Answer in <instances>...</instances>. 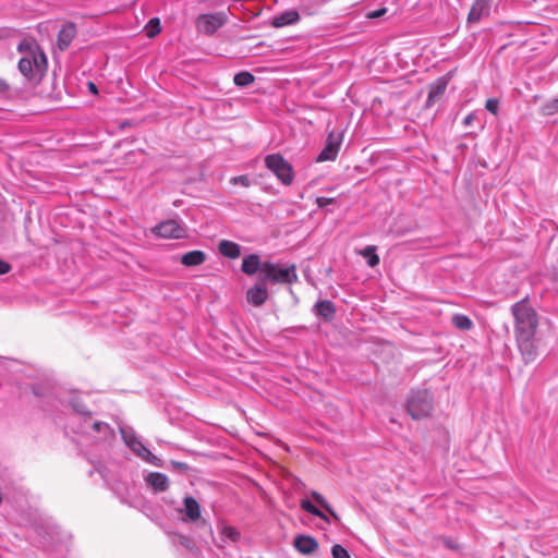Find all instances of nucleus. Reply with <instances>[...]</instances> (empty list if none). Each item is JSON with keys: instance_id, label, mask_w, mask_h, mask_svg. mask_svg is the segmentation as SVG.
<instances>
[{"instance_id": "1", "label": "nucleus", "mask_w": 558, "mask_h": 558, "mask_svg": "<svg viewBox=\"0 0 558 558\" xmlns=\"http://www.w3.org/2000/svg\"><path fill=\"white\" fill-rule=\"evenodd\" d=\"M433 408L432 393L426 389L412 390L407 399V410L414 420L427 417Z\"/></svg>"}, {"instance_id": "2", "label": "nucleus", "mask_w": 558, "mask_h": 558, "mask_svg": "<svg viewBox=\"0 0 558 558\" xmlns=\"http://www.w3.org/2000/svg\"><path fill=\"white\" fill-rule=\"evenodd\" d=\"M298 279L295 266L280 267L277 264L265 262L262 268L263 283H292Z\"/></svg>"}, {"instance_id": "3", "label": "nucleus", "mask_w": 558, "mask_h": 558, "mask_svg": "<svg viewBox=\"0 0 558 558\" xmlns=\"http://www.w3.org/2000/svg\"><path fill=\"white\" fill-rule=\"evenodd\" d=\"M47 65V59L43 51H33L32 56H25L19 61L20 72L29 81H39Z\"/></svg>"}, {"instance_id": "4", "label": "nucleus", "mask_w": 558, "mask_h": 558, "mask_svg": "<svg viewBox=\"0 0 558 558\" xmlns=\"http://www.w3.org/2000/svg\"><path fill=\"white\" fill-rule=\"evenodd\" d=\"M265 165L282 184L290 185L292 183L293 168L280 154L267 155Z\"/></svg>"}, {"instance_id": "5", "label": "nucleus", "mask_w": 558, "mask_h": 558, "mask_svg": "<svg viewBox=\"0 0 558 558\" xmlns=\"http://www.w3.org/2000/svg\"><path fill=\"white\" fill-rule=\"evenodd\" d=\"M228 16L225 12L202 14L196 19V28L199 33L213 35L226 24Z\"/></svg>"}, {"instance_id": "6", "label": "nucleus", "mask_w": 558, "mask_h": 558, "mask_svg": "<svg viewBox=\"0 0 558 558\" xmlns=\"http://www.w3.org/2000/svg\"><path fill=\"white\" fill-rule=\"evenodd\" d=\"M151 232L162 239H183L186 235L185 228L173 219L160 222L151 229Z\"/></svg>"}, {"instance_id": "7", "label": "nucleus", "mask_w": 558, "mask_h": 558, "mask_svg": "<svg viewBox=\"0 0 558 558\" xmlns=\"http://www.w3.org/2000/svg\"><path fill=\"white\" fill-rule=\"evenodd\" d=\"M84 432L93 436L96 440H110L114 437V432L108 423L89 420L84 421Z\"/></svg>"}, {"instance_id": "8", "label": "nucleus", "mask_w": 558, "mask_h": 558, "mask_svg": "<svg viewBox=\"0 0 558 558\" xmlns=\"http://www.w3.org/2000/svg\"><path fill=\"white\" fill-rule=\"evenodd\" d=\"M342 143V135L340 133L330 132L327 136L325 147L317 157V161H332L337 158L340 145Z\"/></svg>"}, {"instance_id": "9", "label": "nucleus", "mask_w": 558, "mask_h": 558, "mask_svg": "<svg viewBox=\"0 0 558 558\" xmlns=\"http://www.w3.org/2000/svg\"><path fill=\"white\" fill-rule=\"evenodd\" d=\"M517 320V339L518 341L535 338L537 316H514Z\"/></svg>"}, {"instance_id": "10", "label": "nucleus", "mask_w": 558, "mask_h": 558, "mask_svg": "<svg viewBox=\"0 0 558 558\" xmlns=\"http://www.w3.org/2000/svg\"><path fill=\"white\" fill-rule=\"evenodd\" d=\"M519 349L525 364H530L538 356V340L536 338L518 341Z\"/></svg>"}, {"instance_id": "11", "label": "nucleus", "mask_w": 558, "mask_h": 558, "mask_svg": "<svg viewBox=\"0 0 558 558\" xmlns=\"http://www.w3.org/2000/svg\"><path fill=\"white\" fill-rule=\"evenodd\" d=\"M295 549L303 555H311L318 549V542L310 535L300 534L294 537Z\"/></svg>"}, {"instance_id": "12", "label": "nucleus", "mask_w": 558, "mask_h": 558, "mask_svg": "<svg viewBox=\"0 0 558 558\" xmlns=\"http://www.w3.org/2000/svg\"><path fill=\"white\" fill-rule=\"evenodd\" d=\"M490 0H475L468 15V23H477L489 14Z\"/></svg>"}, {"instance_id": "13", "label": "nucleus", "mask_w": 558, "mask_h": 558, "mask_svg": "<svg viewBox=\"0 0 558 558\" xmlns=\"http://www.w3.org/2000/svg\"><path fill=\"white\" fill-rule=\"evenodd\" d=\"M263 264L259 259V256L256 254H251L243 258L242 260V271L248 276L255 275L258 272V280L262 279V268Z\"/></svg>"}, {"instance_id": "14", "label": "nucleus", "mask_w": 558, "mask_h": 558, "mask_svg": "<svg viewBox=\"0 0 558 558\" xmlns=\"http://www.w3.org/2000/svg\"><path fill=\"white\" fill-rule=\"evenodd\" d=\"M300 21V14L296 10H288L275 15L271 25L276 28L295 24Z\"/></svg>"}, {"instance_id": "15", "label": "nucleus", "mask_w": 558, "mask_h": 558, "mask_svg": "<svg viewBox=\"0 0 558 558\" xmlns=\"http://www.w3.org/2000/svg\"><path fill=\"white\" fill-rule=\"evenodd\" d=\"M268 291L265 283L260 281L246 293L247 302L256 306L262 305L266 301Z\"/></svg>"}, {"instance_id": "16", "label": "nucleus", "mask_w": 558, "mask_h": 558, "mask_svg": "<svg viewBox=\"0 0 558 558\" xmlns=\"http://www.w3.org/2000/svg\"><path fill=\"white\" fill-rule=\"evenodd\" d=\"M137 457H140L142 460H144L147 463H150L155 466H160L161 461L158 457L153 454L150 450L141 441L138 440L133 447L130 448Z\"/></svg>"}, {"instance_id": "17", "label": "nucleus", "mask_w": 558, "mask_h": 558, "mask_svg": "<svg viewBox=\"0 0 558 558\" xmlns=\"http://www.w3.org/2000/svg\"><path fill=\"white\" fill-rule=\"evenodd\" d=\"M146 483L153 487L156 493H161L168 489L169 480L167 475L159 472H151L146 476Z\"/></svg>"}, {"instance_id": "18", "label": "nucleus", "mask_w": 558, "mask_h": 558, "mask_svg": "<svg viewBox=\"0 0 558 558\" xmlns=\"http://www.w3.org/2000/svg\"><path fill=\"white\" fill-rule=\"evenodd\" d=\"M75 26L73 24H65L62 26L58 34V46L61 50L66 49L73 38L75 37Z\"/></svg>"}, {"instance_id": "19", "label": "nucleus", "mask_w": 558, "mask_h": 558, "mask_svg": "<svg viewBox=\"0 0 558 558\" xmlns=\"http://www.w3.org/2000/svg\"><path fill=\"white\" fill-rule=\"evenodd\" d=\"M184 513L190 521H196L201 518V507L195 498L187 496L183 500Z\"/></svg>"}, {"instance_id": "20", "label": "nucleus", "mask_w": 558, "mask_h": 558, "mask_svg": "<svg viewBox=\"0 0 558 558\" xmlns=\"http://www.w3.org/2000/svg\"><path fill=\"white\" fill-rule=\"evenodd\" d=\"M206 259V255L203 251H191L185 253L181 257V263L184 266L191 267V266H198L203 264Z\"/></svg>"}, {"instance_id": "21", "label": "nucleus", "mask_w": 558, "mask_h": 558, "mask_svg": "<svg viewBox=\"0 0 558 558\" xmlns=\"http://www.w3.org/2000/svg\"><path fill=\"white\" fill-rule=\"evenodd\" d=\"M219 252L229 258H238L241 254L240 245L228 240H222L219 243Z\"/></svg>"}, {"instance_id": "22", "label": "nucleus", "mask_w": 558, "mask_h": 558, "mask_svg": "<svg viewBox=\"0 0 558 558\" xmlns=\"http://www.w3.org/2000/svg\"><path fill=\"white\" fill-rule=\"evenodd\" d=\"M219 533H220L221 542H223V543H226L228 541L235 543L240 538V533L238 532V530L230 525H221L219 527Z\"/></svg>"}, {"instance_id": "23", "label": "nucleus", "mask_w": 558, "mask_h": 558, "mask_svg": "<svg viewBox=\"0 0 558 558\" xmlns=\"http://www.w3.org/2000/svg\"><path fill=\"white\" fill-rule=\"evenodd\" d=\"M120 433L124 444L129 448L133 447L138 440H141L132 428L121 427Z\"/></svg>"}, {"instance_id": "24", "label": "nucleus", "mask_w": 558, "mask_h": 558, "mask_svg": "<svg viewBox=\"0 0 558 558\" xmlns=\"http://www.w3.org/2000/svg\"><path fill=\"white\" fill-rule=\"evenodd\" d=\"M375 252L376 247L373 245H368L363 251H361V255L367 258V265L369 267H375L379 264V256Z\"/></svg>"}, {"instance_id": "25", "label": "nucleus", "mask_w": 558, "mask_h": 558, "mask_svg": "<svg viewBox=\"0 0 558 558\" xmlns=\"http://www.w3.org/2000/svg\"><path fill=\"white\" fill-rule=\"evenodd\" d=\"M300 505H301V508H302L304 511H306V512H308V513H311V514H313V515H315V517H318V518L323 519L324 521H327V522H328V518H327V515H326L325 513H323V512H322V511H320L316 506H314L310 500H307V499H302Z\"/></svg>"}, {"instance_id": "26", "label": "nucleus", "mask_w": 558, "mask_h": 558, "mask_svg": "<svg viewBox=\"0 0 558 558\" xmlns=\"http://www.w3.org/2000/svg\"><path fill=\"white\" fill-rule=\"evenodd\" d=\"M300 505H301V508H302L304 511H306V512H308V513H311V514H313V515H315V517H318V518L323 519L324 521H327V522H328V518H327V515H326L325 513H323V512H322V511H320L316 506H314L310 500H307V499H302Z\"/></svg>"}, {"instance_id": "27", "label": "nucleus", "mask_w": 558, "mask_h": 558, "mask_svg": "<svg viewBox=\"0 0 558 558\" xmlns=\"http://www.w3.org/2000/svg\"><path fill=\"white\" fill-rule=\"evenodd\" d=\"M233 82L236 86H248L254 82V76L250 72L243 71L234 75Z\"/></svg>"}, {"instance_id": "28", "label": "nucleus", "mask_w": 558, "mask_h": 558, "mask_svg": "<svg viewBox=\"0 0 558 558\" xmlns=\"http://www.w3.org/2000/svg\"><path fill=\"white\" fill-rule=\"evenodd\" d=\"M17 49L20 52H25L27 51L28 54L27 56H32L33 54V51H41L36 41L33 40V39H24L22 40L19 46H17Z\"/></svg>"}, {"instance_id": "29", "label": "nucleus", "mask_w": 558, "mask_h": 558, "mask_svg": "<svg viewBox=\"0 0 558 558\" xmlns=\"http://www.w3.org/2000/svg\"><path fill=\"white\" fill-rule=\"evenodd\" d=\"M316 314H332L336 312L335 305L330 301H319L314 306Z\"/></svg>"}, {"instance_id": "30", "label": "nucleus", "mask_w": 558, "mask_h": 558, "mask_svg": "<svg viewBox=\"0 0 558 558\" xmlns=\"http://www.w3.org/2000/svg\"><path fill=\"white\" fill-rule=\"evenodd\" d=\"M541 113L543 116H553L558 113V97L545 102L541 107Z\"/></svg>"}, {"instance_id": "31", "label": "nucleus", "mask_w": 558, "mask_h": 558, "mask_svg": "<svg viewBox=\"0 0 558 558\" xmlns=\"http://www.w3.org/2000/svg\"><path fill=\"white\" fill-rule=\"evenodd\" d=\"M452 324L461 330H469L473 326L469 316H452Z\"/></svg>"}, {"instance_id": "32", "label": "nucleus", "mask_w": 558, "mask_h": 558, "mask_svg": "<svg viewBox=\"0 0 558 558\" xmlns=\"http://www.w3.org/2000/svg\"><path fill=\"white\" fill-rule=\"evenodd\" d=\"M512 314H534V310L530 306L527 300H523L522 302H519L515 305H513Z\"/></svg>"}, {"instance_id": "33", "label": "nucleus", "mask_w": 558, "mask_h": 558, "mask_svg": "<svg viewBox=\"0 0 558 558\" xmlns=\"http://www.w3.org/2000/svg\"><path fill=\"white\" fill-rule=\"evenodd\" d=\"M160 29V21L157 17L151 19L145 26L146 35L150 38L156 36Z\"/></svg>"}, {"instance_id": "34", "label": "nucleus", "mask_w": 558, "mask_h": 558, "mask_svg": "<svg viewBox=\"0 0 558 558\" xmlns=\"http://www.w3.org/2000/svg\"><path fill=\"white\" fill-rule=\"evenodd\" d=\"M311 496L325 509L327 510L335 519H338L337 513L333 511V509L330 507V505L327 502V500L320 495L319 493L313 490L311 493Z\"/></svg>"}, {"instance_id": "35", "label": "nucleus", "mask_w": 558, "mask_h": 558, "mask_svg": "<svg viewBox=\"0 0 558 558\" xmlns=\"http://www.w3.org/2000/svg\"><path fill=\"white\" fill-rule=\"evenodd\" d=\"M445 88H446V82H444V81H439L436 84H434L430 87L429 93H428V101H432L433 99H435L436 97L441 95L445 92Z\"/></svg>"}, {"instance_id": "36", "label": "nucleus", "mask_w": 558, "mask_h": 558, "mask_svg": "<svg viewBox=\"0 0 558 558\" xmlns=\"http://www.w3.org/2000/svg\"><path fill=\"white\" fill-rule=\"evenodd\" d=\"M331 555L333 558H351L349 551L339 544L331 547Z\"/></svg>"}, {"instance_id": "37", "label": "nucleus", "mask_w": 558, "mask_h": 558, "mask_svg": "<svg viewBox=\"0 0 558 558\" xmlns=\"http://www.w3.org/2000/svg\"><path fill=\"white\" fill-rule=\"evenodd\" d=\"M498 107H499V101L496 98H489V99H487V101L485 104V108L493 114L498 113Z\"/></svg>"}, {"instance_id": "38", "label": "nucleus", "mask_w": 558, "mask_h": 558, "mask_svg": "<svg viewBox=\"0 0 558 558\" xmlns=\"http://www.w3.org/2000/svg\"><path fill=\"white\" fill-rule=\"evenodd\" d=\"M230 182L232 184H241L243 186H250V179L246 175L233 177Z\"/></svg>"}, {"instance_id": "39", "label": "nucleus", "mask_w": 558, "mask_h": 558, "mask_svg": "<svg viewBox=\"0 0 558 558\" xmlns=\"http://www.w3.org/2000/svg\"><path fill=\"white\" fill-rule=\"evenodd\" d=\"M336 202L335 198H331V197H317L316 198V205L319 207V208H324L326 207L327 205H330V204H333Z\"/></svg>"}, {"instance_id": "40", "label": "nucleus", "mask_w": 558, "mask_h": 558, "mask_svg": "<svg viewBox=\"0 0 558 558\" xmlns=\"http://www.w3.org/2000/svg\"><path fill=\"white\" fill-rule=\"evenodd\" d=\"M387 9L386 8H381L379 10H375V11H371L366 14V16L368 19H377V17H380L383 16L385 13H386Z\"/></svg>"}, {"instance_id": "41", "label": "nucleus", "mask_w": 558, "mask_h": 558, "mask_svg": "<svg viewBox=\"0 0 558 558\" xmlns=\"http://www.w3.org/2000/svg\"><path fill=\"white\" fill-rule=\"evenodd\" d=\"M73 409L75 410V412H77L80 414L88 413V411L86 410V407L78 402L73 403Z\"/></svg>"}, {"instance_id": "42", "label": "nucleus", "mask_w": 558, "mask_h": 558, "mask_svg": "<svg viewBox=\"0 0 558 558\" xmlns=\"http://www.w3.org/2000/svg\"><path fill=\"white\" fill-rule=\"evenodd\" d=\"M475 119V114L472 112V113H469L464 119H463V124L465 126H470L473 122V120Z\"/></svg>"}, {"instance_id": "43", "label": "nucleus", "mask_w": 558, "mask_h": 558, "mask_svg": "<svg viewBox=\"0 0 558 558\" xmlns=\"http://www.w3.org/2000/svg\"><path fill=\"white\" fill-rule=\"evenodd\" d=\"M10 270V265L3 260H0V275H4Z\"/></svg>"}, {"instance_id": "44", "label": "nucleus", "mask_w": 558, "mask_h": 558, "mask_svg": "<svg viewBox=\"0 0 558 558\" xmlns=\"http://www.w3.org/2000/svg\"><path fill=\"white\" fill-rule=\"evenodd\" d=\"M8 90L9 84L4 80L0 78V93H5Z\"/></svg>"}, {"instance_id": "45", "label": "nucleus", "mask_w": 558, "mask_h": 558, "mask_svg": "<svg viewBox=\"0 0 558 558\" xmlns=\"http://www.w3.org/2000/svg\"><path fill=\"white\" fill-rule=\"evenodd\" d=\"M173 465L179 469H183V470H186V468H187V465L183 462H173Z\"/></svg>"}, {"instance_id": "46", "label": "nucleus", "mask_w": 558, "mask_h": 558, "mask_svg": "<svg viewBox=\"0 0 558 558\" xmlns=\"http://www.w3.org/2000/svg\"><path fill=\"white\" fill-rule=\"evenodd\" d=\"M180 538H181V544L187 547L190 544V539L185 536H181Z\"/></svg>"}, {"instance_id": "47", "label": "nucleus", "mask_w": 558, "mask_h": 558, "mask_svg": "<svg viewBox=\"0 0 558 558\" xmlns=\"http://www.w3.org/2000/svg\"><path fill=\"white\" fill-rule=\"evenodd\" d=\"M88 86H89V90H90L92 93H94V94H96V93H97V88H96V85H95L94 83H89V84H88Z\"/></svg>"}, {"instance_id": "48", "label": "nucleus", "mask_w": 558, "mask_h": 558, "mask_svg": "<svg viewBox=\"0 0 558 558\" xmlns=\"http://www.w3.org/2000/svg\"><path fill=\"white\" fill-rule=\"evenodd\" d=\"M446 545L450 548H454V546L452 545V543L450 541H446Z\"/></svg>"}]
</instances>
